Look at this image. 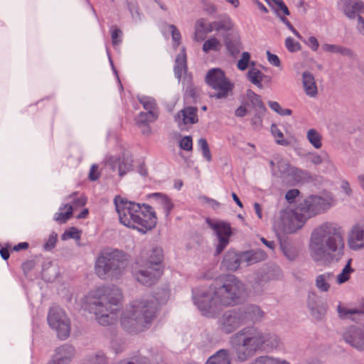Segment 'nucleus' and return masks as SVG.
I'll use <instances>...</instances> for the list:
<instances>
[{"label":"nucleus","mask_w":364,"mask_h":364,"mask_svg":"<svg viewBox=\"0 0 364 364\" xmlns=\"http://www.w3.org/2000/svg\"><path fill=\"white\" fill-rule=\"evenodd\" d=\"M100 176V173L98 172V166L93 164L91 166L90 173H89V178L91 181H95L97 180Z\"/></svg>","instance_id":"56"},{"label":"nucleus","mask_w":364,"mask_h":364,"mask_svg":"<svg viewBox=\"0 0 364 364\" xmlns=\"http://www.w3.org/2000/svg\"><path fill=\"white\" fill-rule=\"evenodd\" d=\"M214 31H230L233 28L234 23L229 16H225L221 20L213 22Z\"/></svg>","instance_id":"32"},{"label":"nucleus","mask_w":364,"mask_h":364,"mask_svg":"<svg viewBox=\"0 0 364 364\" xmlns=\"http://www.w3.org/2000/svg\"><path fill=\"white\" fill-rule=\"evenodd\" d=\"M267 255L262 250H250L241 253L237 255L235 253H228L223 263L228 269L235 270L238 268L240 262H244L247 265L255 264L266 259Z\"/></svg>","instance_id":"10"},{"label":"nucleus","mask_w":364,"mask_h":364,"mask_svg":"<svg viewBox=\"0 0 364 364\" xmlns=\"http://www.w3.org/2000/svg\"><path fill=\"white\" fill-rule=\"evenodd\" d=\"M241 311L242 315L245 316V323L248 321H257L264 315L263 311L257 306H248Z\"/></svg>","instance_id":"25"},{"label":"nucleus","mask_w":364,"mask_h":364,"mask_svg":"<svg viewBox=\"0 0 364 364\" xmlns=\"http://www.w3.org/2000/svg\"><path fill=\"white\" fill-rule=\"evenodd\" d=\"M250 97L252 98L251 100L255 104V105L259 107H262L263 106L262 102L259 95L252 92Z\"/></svg>","instance_id":"60"},{"label":"nucleus","mask_w":364,"mask_h":364,"mask_svg":"<svg viewBox=\"0 0 364 364\" xmlns=\"http://www.w3.org/2000/svg\"><path fill=\"white\" fill-rule=\"evenodd\" d=\"M333 277V274L330 272L319 274L316 279V287L321 291H328Z\"/></svg>","instance_id":"27"},{"label":"nucleus","mask_w":364,"mask_h":364,"mask_svg":"<svg viewBox=\"0 0 364 364\" xmlns=\"http://www.w3.org/2000/svg\"><path fill=\"white\" fill-rule=\"evenodd\" d=\"M302 83L305 93L311 97H316L318 93L317 86L314 75L309 72L302 74Z\"/></svg>","instance_id":"24"},{"label":"nucleus","mask_w":364,"mask_h":364,"mask_svg":"<svg viewBox=\"0 0 364 364\" xmlns=\"http://www.w3.org/2000/svg\"><path fill=\"white\" fill-rule=\"evenodd\" d=\"M281 247L284 254L289 259L293 260L295 259L296 252L294 250H291V248L284 246V245H281Z\"/></svg>","instance_id":"51"},{"label":"nucleus","mask_w":364,"mask_h":364,"mask_svg":"<svg viewBox=\"0 0 364 364\" xmlns=\"http://www.w3.org/2000/svg\"><path fill=\"white\" fill-rule=\"evenodd\" d=\"M47 319L50 327L56 331L59 338L66 339L70 336V322L62 309L51 307Z\"/></svg>","instance_id":"11"},{"label":"nucleus","mask_w":364,"mask_h":364,"mask_svg":"<svg viewBox=\"0 0 364 364\" xmlns=\"http://www.w3.org/2000/svg\"><path fill=\"white\" fill-rule=\"evenodd\" d=\"M248 80L258 88L262 89L263 87L262 78L263 73L256 68H250L247 74Z\"/></svg>","instance_id":"29"},{"label":"nucleus","mask_w":364,"mask_h":364,"mask_svg":"<svg viewBox=\"0 0 364 364\" xmlns=\"http://www.w3.org/2000/svg\"><path fill=\"white\" fill-rule=\"evenodd\" d=\"M271 132L272 135L276 139V142L282 146H288L289 142L284 139V134L277 127V125L272 124L271 126Z\"/></svg>","instance_id":"38"},{"label":"nucleus","mask_w":364,"mask_h":364,"mask_svg":"<svg viewBox=\"0 0 364 364\" xmlns=\"http://www.w3.org/2000/svg\"><path fill=\"white\" fill-rule=\"evenodd\" d=\"M338 311L339 316L342 318L354 319L353 316L360 314V311L358 310H348L345 308H342L341 306L338 307Z\"/></svg>","instance_id":"44"},{"label":"nucleus","mask_w":364,"mask_h":364,"mask_svg":"<svg viewBox=\"0 0 364 364\" xmlns=\"http://www.w3.org/2000/svg\"><path fill=\"white\" fill-rule=\"evenodd\" d=\"M139 219L136 220V230L142 233H146L155 228L157 223L156 212L149 205L139 204L137 211Z\"/></svg>","instance_id":"14"},{"label":"nucleus","mask_w":364,"mask_h":364,"mask_svg":"<svg viewBox=\"0 0 364 364\" xmlns=\"http://www.w3.org/2000/svg\"><path fill=\"white\" fill-rule=\"evenodd\" d=\"M306 139L316 149L322 147V135L315 129H309L306 132Z\"/></svg>","instance_id":"31"},{"label":"nucleus","mask_w":364,"mask_h":364,"mask_svg":"<svg viewBox=\"0 0 364 364\" xmlns=\"http://www.w3.org/2000/svg\"><path fill=\"white\" fill-rule=\"evenodd\" d=\"M261 241L262 242L266 245L267 247H269L270 250H273L274 249V247H275V244H274V242L273 241H268L267 240H266L265 238L264 237H262L261 238Z\"/></svg>","instance_id":"64"},{"label":"nucleus","mask_w":364,"mask_h":364,"mask_svg":"<svg viewBox=\"0 0 364 364\" xmlns=\"http://www.w3.org/2000/svg\"><path fill=\"white\" fill-rule=\"evenodd\" d=\"M122 33L121 30L118 28H114L112 30L111 36L112 40V43L114 45H117L121 42L120 38L122 37Z\"/></svg>","instance_id":"50"},{"label":"nucleus","mask_w":364,"mask_h":364,"mask_svg":"<svg viewBox=\"0 0 364 364\" xmlns=\"http://www.w3.org/2000/svg\"><path fill=\"white\" fill-rule=\"evenodd\" d=\"M159 112H140L136 117V124H146L154 122L158 118Z\"/></svg>","instance_id":"33"},{"label":"nucleus","mask_w":364,"mask_h":364,"mask_svg":"<svg viewBox=\"0 0 364 364\" xmlns=\"http://www.w3.org/2000/svg\"><path fill=\"white\" fill-rule=\"evenodd\" d=\"M79 237V232L75 228H70L69 230H66L62 235L63 240H66L68 238L76 239Z\"/></svg>","instance_id":"48"},{"label":"nucleus","mask_w":364,"mask_h":364,"mask_svg":"<svg viewBox=\"0 0 364 364\" xmlns=\"http://www.w3.org/2000/svg\"><path fill=\"white\" fill-rule=\"evenodd\" d=\"M176 121L180 127L182 125L195 124L198 122L197 109L192 107L182 109L176 116Z\"/></svg>","instance_id":"20"},{"label":"nucleus","mask_w":364,"mask_h":364,"mask_svg":"<svg viewBox=\"0 0 364 364\" xmlns=\"http://www.w3.org/2000/svg\"><path fill=\"white\" fill-rule=\"evenodd\" d=\"M86 198L84 196L77 198L73 202V209L84 206L86 204Z\"/></svg>","instance_id":"57"},{"label":"nucleus","mask_w":364,"mask_h":364,"mask_svg":"<svg viewBox=\"0 0 364 364\" xmlns=\"http://www.w3.org/2000/svg\"><path fill=\"white\" fill-rule=\"evenodd\" d=\"M73 215V206L65 204L59 208V211L55 214V220L59 223H65Z\"/></svg>","instance_id":"30"},{"label":"nucleus","mask_w":364,"mask_h":364,"mask_svg":"<svg viewBox=\"0 0 364 364\" xmlns=\"http://www.w3.org/2000/svg\"><path fill=\"white\" fill-rule=\"evenodd\" d=\"M250 60V54L248 52H243L241 55L240 59L237 63V68L242 71L245 70L249 65Z\"/></svg>","instance_id":"41"},{"label":"nucleus","mask_w":364,"mask_h":364,"mask_svg":"<svg viewBox=\"0 0 364 364\" xmlns=\"http://www.w3.org/2000/svg\"><path fill=\"white\" fill-rule=\"evenodd\" d=\"M244 294V286L233 275L217 279L208 290L195 294L194 302L201 313L213 316L221 307L239 304Z\"/></svg>","instance_id":"1"},{"label":"nucleus","mask_w":364,"mask_h":364,"mask_svg":"<svg viewBox=\"0 0 364 364\" xmlns=\"http://www.w3.org/2000/svg\"><path fill=\"white\" fill-rule=\"evenodd\" d=\"M169 29L171 32L172 39L174 42V46L177 47L181 43V33L178 29L174 25H169Z\"/></svg>","instance_id":"46"},{"label":"nucleus","mask_w":364,"mask_h":364,"mask_svg":"<svg viewBox=\"0 0 364 364\" xmlns=\"http://www.w3.org/2000/svg\"><path fill=\"white\" fill-rule=\"evenodd\" d=\"M207 222L218 236L219 243L217 245L216 252L220 254L229 242V238L232 235L231 227L229 223L225 222L213 223L210 220H208Z\"/></svg>","instance_id":"15"},{"label":"nucleus","mask_w":364,"mask_h":364,"mask_svg":"<svg viewBox=\"0 0 364 364\" xmlns=\"http://www.w3.org/2000/svg\"><path fill=\"white\" fill-rule=\"evenodd\" d=\"M74 355V348L64 345L55 350L52 361L56 364H68Z\"/></svg>","instance_id":"19"},{"label":"nucleus","mask_w":364,"mask_h":364,"mask_svg":"<svg viewBox=\"0 0 364 364\" xmlns=\"http://www.w3.org/2000/svg\"><path fill=\"white\" fill-rule=\"evenodd\" d=\"M163 259V251L155 247L143 252L137 259L139 269L135 272L137 281L144 285L151 286L162 274L160 264Z\"/></svg>","instance_id":"8"},{"label":"nucleus","mask_w":364,"mask_h":364,"mask_svg":"<svg viewBox=\"0 0 364 364\" xmlns=\"http://www.w3.org/2000/svg\"><path fill=\"white\" fill-rule=\"evenodd\" d=\"M329 194L311 196L300 203L294 210L284 209L280 211L279 218L274 223L276 231L293 233L301 228L306 220L316 215L329 209L333 204Z\"/></svg>","instance_id":"2"},{"label":"nucleus","mask_w":364,"mask_h":364,"mask_svg":"<svg viewBox=\"0 0 364 364\" xmlns=\"http://www.w3.org/2000/svg\"><path fill=\"white\" fill-rule=\"evenodd\" d=\"M304 42L314 51H316L319 47L318 41L314 36L309 37L308 41Z\"/></svg>","instance_id":"53"},{"label":"nucleus","mask_w":364,"mask_h":364,"mask_svg":"<svg viewBox=\"0 0 364 364\" xmlns=\"http://www.w3.org/2000/svg\"><path fill=\"white\" fill-rule=\"evenodd\" d=\"M322 49L325 52L341 53L344 55H350L351 54V51L349 49L333 44L324 43L322 45Z\"/></svg>","instance_id":"36"},{"label":"nucleus","mask_w":364,"mask_h":364,"mask_svg":"<svg viewBox=\"0 0 364 364\" xmlns=\"http://www.w3.org/2000/svg\"><path fill=\"white\" fill-rule=\"evenodd\" d=\"M180 147L186 151H191L193 149V140L189 136H184L180 140Z\"/></svg>","instance_id":"47"},{"label":"nucleus","mask_w":364,"mask_h":364,"mask_svg":"<svg viewBox=\"0 0 364 364\" xmlns=\"http://www.w3.org/2000/svg\"><path fill=\"white\" fill-rule=\"evenodd\" d=\"M139 102L147 112H158L156 101L154 98L147 96L139 97Z\"/></svg>","instance_id":"37"},{"label":"nucleus","mask_w":364,"mask_h":364,"mask_svg":"<svg viewBox=\"0 0 364 364\" xmlns=\"http://www.w3.org/2000/svg\"><path fill=\"white\" fill-rule=\"evenodd\" d=\"M310 161L315 165H319L323 162V159L318 154H312L310 156Z\"/></svg>","instance_id":"59"},{"label":"nucleus","mask_w":364,"mask_h":364,"mask_svg":"<svg viewBox=\"0 0 364 364\" xmlns=\"http://www.w3.org/2000/svg\"><path fill=\"white\" fill-rule=\"evenodd\" d=\"M344 13L349 18H359L360 14L364 12L363 3L358 0H348L343 7Z\"/></svg>","instance_id":"22"},{"label":"nucleus","mask_w":364,"mask_h":364,"mask_svg":"<svg viewBox=\"0 0 364 364\" xmlns=\"http://www.w3.org/2000/svg\"><path fill=\"white\" fill-rule=\"evenodd\" d=\"M158 305L157 299L153 296L132 301L122 314V327L134 333L147 329L156 317Z\"/></svg>","instance_id":"6"},{"label":"nucleus","mask_w":364,"mask_h":364,"mask_svg":"<svg viewBox=\"0 0 364 364\" xmlns=\"http://www.w3.org/2000/svg\"><path fill=\"white\" fill-rule=\"evenodd\" d=\"M245 323L241 309L225 311L218 320V328L223 333H230Z\"/></svg>","instance_id":"13"},{"label":"nucleus","mask_w":364,"mask_h":364,"mask_svg":"<svg viewBox=\"0 0 364 364\" xmlns=\"http://www.w3.org/2000/svg\"><path fill=\"white\" fill-rule=\"evenodd\" d=\"M186 55L184 52L178 54L176 59V64L174 66L175 76L180 80L182 75L186 73Z\"/></svg>","instance_id":"28"},{"label":"nucleus","mask_w":364,"mask_h":364,"mask_svg":"<svg viewBox=\"0 0 364 364\" xmlns=\"http://www.w3.org/2000/svg\"><path fill=\"white\" fill-rule=\"evenodd\" d=\"M309 248L315 260L327 256L339 259L344 252L342 228L336 223L322 224L312 232Z\"/></svg>","instance_id":"3"},{"label":"nucleus","mask_w":364,"mask_h":364,"mask_svg":"<svg viewBox=\"0 0 364 364\" xmlns=\"http://www.w3.org/2000/svg\"><path fill=\"white\" fill-rule=\"evenodd\" d=\"M253 364H289L285 360H279L269 356H260L256 358Z\"/></svg>","instance_id":"39"},{"label":"nucleus","mask_w":364,"mask_h":364,"mask_svg":"<svg viewBox=\"0 0 364 364\" xmlns=\"http://www.w3.org/2000/svg\"><path fill=\"white\" fill-rule=\"evenodd\" d=\"M222 44L218 38L212 37L204 42L203 45V50L205 53H208L211 50L218 52L220 50Z\"/></svg>","instance_id":"34"},{"label":"nucleus","mask_w":364,"mask_h":364,"mask_svg":"<svg viewBox=\"0 0 364 364\" xmlns=\"http://www.w3.org/2000/svg\"><path fill=\"white\" fill-rule=\"evenodd\" d=\"M357 28H358V30L359 31V32L360 33H362L363 35H364V19L361 16H359V18H358V23Z\"/></svg>","instance_id":"63"},{"label":"nucleus","mask_w":364,"mask_h":364,"mask_svg":"<svg viewBox=\"0 0 364 364\" xmlns=\"http://www.w3.org/2000/svg\"><path fill=\"white\" fill-rule=\"evenodd\" d=\"M347 243L350 249L358 250L364 247V227L353 225L348 233Z\"/></svg>","instance_id":"16"},{"label":"nucleus","mask_w":364,"mask_h":364,"mask_svg":"<svg viewBox=\"0 0 364 364\" xmlns=\"http://www.w3.org/2000/svg\"><path fill=\"white\" fill-rule=\"evenodd\" d=\"M350 332H352L353 335L350 333H346L344 335L346 342L355 348L364 350V332L356 328H352Z\"/></svg>","instance_id":"23"},{"label":"nucleus","mask_w":364,"mask_h":364,"mask_svg":"<svg viewBox=\"0 0 364 364\" xmlns=\"http://www.w3.org/2000/svg\"><path fill=\"white\" fill-rule=\"evenodd\" d=\"M162 204H163L164 209L165 210L166 214H168L173 208V205H172L171 200L167 198H164L162 199Z\"/></svg>","instance_id":"58"},{"label":"nucleus","mask_w":364,"mask_h":364,"mask_svg":"<svg viewBox=\"0 0 364 364\" xmlns=\"http://www.w3.org/2000/svg\"><path fill=\"white\" fill-rule=\"evenodd\" d=\"M247 113V109L245 107L240 106L235 110V115L237 117H244Z\"/></svg>","instance_id":"61"},{"label":"nucleus","mask_w":364,"mask_h":364,"mask_svg":"<svg viewBox=\"0 0 364 364\" xmlns=\"http://www.w3.org/2000/svg\"><path fill=\"white\" fill-rule=\"evenodd\" d=\"M213 31V22L209 23L204 18H200L196 23L194 38L196 41H201L205 38V34Z\"/></svg>","instance_id":"21"},{"label":"nucleus","mask_w":364,"mask_h":364,"mask_svg":"<svg viewBox=\"0 0 364 364\" xmlns=\"http://www.w3.org/2000/svg\"><path fill=\"white\" fill-rule=\"evenodd\" d=\"M198 144L202 151L203 156L207 159L208 161H210L212 156L207 140L205 138H200L198 141Z\"/></svg>","instance_id":"40"},{"label":"nucleus","mask_w":364,"mask_h":364,"mask_svg":"<svg viewBox=\"0 0 364 364\" xmlns=\"http://www.w3.org/2000/svg\"><path fill=\"white\" fill-rule=\"evenodd\" d=\"M351 261L352 259H349L342 272L338 274L336 277L338 284H343L350 279V274L353 272V269L351 267Z\"/></svg>","instance_id":"35"},{"label":"nucleus","mask_w":364,"mask_h":364,"mask_svg":"<svg viewBox=\"0 0 364 364\" xmlns=\"http://www.w3.org/2000/svg\"><path fill=\"white\" fill-rule=\"evenodd\" d=\"M57 242V235H50L48 239L47 242L44 245V248L47 250H52Z\"/></svg>","instance_id":"54"},{"label":"nucleus","mask_w":364,"mask_h":364,"mask_svg":"<svg viewBox=\"0 0 364 364\" xmlns=\"http://www.w3.org/2000/svg\"><path fill=\"white\" fill-rule=\"evenodd\" d=\"M205 364H231L230 351L227 349H220L210 356Z\"/></svg>","instance_id":"26"},{"label":"nucleus","mask_w":364,"mask_h":364,"mask_svg":"<svg viewBox=\"0 0 364 364\" xmlns=\"http://www.w3.org/2000/svg\"><path fill=\"white\" fill-rule=\"evenodd\" d=\"M231 345L239 360L245 361L257 352L279 346L278 337L254 326L244 328L230 338Z\"/></svg>","instance_id":"4"},{"label":"nucleus","mask_w":364,"mask_h":364,"mask_svg":"<svg viewBox=\"0 0 364 364\" xmlns=\"http://www.w3.org/2000/svg\"><path fill=\"white\" fill-rule=\"evenodd\" d=\"M299 194V191L297 189H291L287 191L285 198L288 202L292 203Z\"/></svg>","instance_id":"55"},{"label":"nucleus","mask_w":364,"mask_h":364,"mask_svg":"<svg viewBox=\"0 0 364 364\" xmlns=\"http://www.w3.org/2000/svg\"><path fill=\"white\" fill-rule=\"evenodd\" d=\"M267 55L268 61L271 65L276 67L280 66V60L277 55L272 54L269 51H267Z\"/></svg>","instance_id":"52"},{"label":"nucleus","mask_w":364,"mask_h":364,"mask_svg":"<svg viewBox=\"0 0 364 364\" xmlns=\"http://www.w3.org/2000/svg\"><path fill=\"white\" fill-rule=\"evenodd\" d=\"M207 84L216 91L215 97L218 99L225 98L232 90L233 85L219 68L210 70L205 77Z\"/></svg>","instance_id":"12"},{"label":"nucleus","mask_w":364,"mask_h":364,"mask_svg":"<svg viewBox=\"0 0 364 364\" xmlns=\"http://www.w3.org/2000/svg\"><path fill=\"white\" fill-rule=\"evenodd\" d=\"M269 106L272 109L282 116L291 115L292 111L290 109H283L277 102H269Z\"/></svg>","instance_id":"42"},{"label":"nucleus","mask_w":364,"mask_h":364,"mask_svg":"<svg viewBox=\"0 0 364 364\" xmlns=\"http://www.w3.org/2000/svg\"><path fill=\"white\" fill-rule=\"evenodd\" d=\"M106 358L103 353H98L90 360V364H105Z\"/></svg>","instance_id":"49"},{"label":"nucleus","mask_w":364,"mask_h":364,"mask_svg":"<svg viewBox=\"0 0 364 364\" xmlns=\"http://www.w3.org/2000/svg\"><path fill=\"white\" fill-rule=\"evenodd\" d=\"M253 2L255 4V5L257 6V8L262 11L263 13L267 14L268 12L266 6L260 2L259 0H253Z\"/></svg>","instance_id":"62"},{"label":"nucleus","mask_w":364,"mask_h":364,"mask_svg":"<svg viewBox=\"0 0 364 364\" xmlns=\"http://www.w3.org/2000/svg\"><path fill=\"white\" fill-rule=\"evenodd\" d=\"M129 264L127 254L118 249H105L97 255L95 273L102 279H118L126 272Z\"/></svg>","instance_id":"7"},{"label":"nucleus","mask_w":364,"mask_h":364,"mask_svg":"<svg viewBox=\"0 0 364 364\" xmlns=\"http://www.w3.org/2000/svg\"><path fill=\"white\" fill-rule=\"evenodd\" d=\"M225 46L231 55L238 54L242 48V42L238 32L228 33L224 38Z\"/></svg>","instance_id":"18"},{"label":"nucleus","mask_w":364,"mask_h":364,"mask_svg":"<svg viewBox=\"0 0 364 364\" xmlns=\"http://www.w3.org/2000/svg\"><path fill=\"white\" fill-rule=\"evenodd\" d=\"M273 2L274 4L275 11L278 15H289V9L282 0H273Z\"/></svg>","instance_id":"43"},{"label":"nucleus","mask_w":364,"mask_h":364,"mask_svg":"<svg viewBox=\"0 0 364 364\" xmlns=\"http://www.w3.org/2000/svg\"><path fill=\"white\" fill-rule=\"evenodd\" d=\"M285 46L289 52H296L301 49L299 43L295 41L291 37H288L285 41Z\"/></svg>","instance_id":"45"},{"label":"nucleus","mask_w":364,"mask_h":364,"mask_svg":"<svg viewBox=\"0 0 364 364\" xmlns=\"http://www.w3.org/2000/svg\"><path fill=\"white\" fill-rule=\"evenodd\" d=\"M107 163L112 170L118 171L119 176H123L132 168V160L128 156L124 155L119 158L110 157Z\"/></svg>","instance_id":"17"},{"label":"nucleus","mask_w":364,"mask_h":364,"mask_svg":"<svg viewBox=\"0 0 364 364\" xmlns=\"http://www.w3.org/2000/svg\"><path fill=\"white\" fill-rule=\"evenodd\" d=\"M122 300V291L114 286L97 287L86 297L89 310L102 326H108L116 320Z\"/></svg>","instance_id":"5"},{"label":"nucleus","mask_w":364,"mask_h":364,"mask_svg":"<svg viewBox=\"0 0 364 364\" xmlns=\"http://www.w3.org/2000/svg\"><path fill=\"white\" fill-rule=\"evenodd\" d=\"M114 203L120 223L129 228L136 229V220L139 219V203L127 200L119 196H115Z\"/></svg>","instance_id":"9"}]
</instances>
